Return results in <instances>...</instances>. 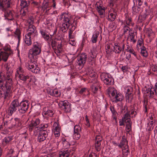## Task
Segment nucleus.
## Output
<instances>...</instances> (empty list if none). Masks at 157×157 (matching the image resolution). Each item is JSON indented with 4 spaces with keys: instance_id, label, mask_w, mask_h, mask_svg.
I'll use <instances>...</instances> for the list:
<instances>
[{
    "instance_id": "1",
    "label": "nucleus",
    "mask_w": 157,
    "mask_h": 157,
    "mask_svg": "<svg viewBox=\"0 0 157 157\" xmlns=\"http://www.w3.org/2000/svg\"><path fill=\"white\" fill-rule=\"evenodd\" d=\"M41 52V46L37 42H34L33 48L29 51L28 57L30 59L31 62L26 65V67L33 73L36 74L40 72V69L35 63L36 61L37 56L39 55Z\"/></svg>"
},
{
    "instance_id": "2",
    "label": "nucleus",
    "mask_w": 157,
    "mask_h": 157,
    "mask_svg": "<svg viewBox=\"0 0 157 157\" xmlns=\"http://www.w3.org/2000/svg\"><path fill=\"white\" fill-rule=\"evenodd\" d=\"M108 93L109 96L112 98L113 102L117 103L121 101L123 99V96L121 94H117L116 90L113 87H110L108 89Z\"/></svg>"
},
{
    "instance_id": "3",
    "label": "nucleus",
    "mask_w": 157,
    "mask_h": 157,
    "mask_svg": "<svg viewBox=\"0 0 157 157\" xmlns=\"http://www.w3.org/2000/svg\"><path fill=\"white\" fill-rule=\"evenodd\" d=\"M101 79L106 85H112L114 84V80L111 75L109 73H102L100 75Z\"/></svg>"
},
{
    "instance_id": "4",
    "label": "nucleus",
    "mask_w": 157,
    "mask_h": 157,
    "mask_svg": "<svg viewBox=\"0 0 157 157\" xmlns=\"http://www.w3.org/2000/svg\"><path fill=\"white\" fill-rule=\"evenodd\" d=\"M50 135V130H40L38 133L37 141L39 142L44 141L46 138Z\"/></svg>"
},
{
    "instance_id": "5",
    "label": "nucleus",
    "mask_w": 157,
    "mask_h": 157,
    "mask_svg": "<svg viewBox=\"0 0 157 157\" xmlns=\"http://www.w3.org/2000/svg\"><path fill=\"white\" fill-rule=\"evenodd\" d=\"M18 111L20 113H24L28 110L29 107V101L25 100L21 102H19Z\"/></svg>"
},
{
    "instance_id": "6",
    "label": "nucleus",
    "mask_w": 157,
    "mask_h": 157,
    "mask_svg": "<svg viewBox=\"0 0 157 157\" xmlns=\"http://www.w3.org/2000/svg\"><path fill=\"white\" fill-rule=\"evenodd\" d=\"M29 25L27 29L28 33L27 34L28 36H31L32 37H34L36 35L35 31L36 28L33 25V21L30 20L28 21Z\"/></svg>"
},
{
    "instance_id": "7",
    "label": "nucleus",
    "mask_w": 157,
    "mask_h": 157,
    "mask_svg": "<svg viewBox=\"0 0 157 157\" xmlns=\"http://www.w3.org/2000/svg\"><path fill=\"white\" fill-rule=\"evenodd\" d=\"M87 59V55L86 53H82L78 57L76 61V65L79 66L80 67L82 68L86 63Z\"/></svg>"
},
{
    "instance_id": "8",
    "label": "nucleus",
    "mask_w": 157,
    "mask_h": 157,
    "mask_svg": "<svg viewBox=\"0 0 157 157\" xmlns=\"http://www.w3.org/2000/svg\"><path fill=\"white\" fill-rule=\"evenodd\" d=\"M10 93L9 90H6L2 84H0V99H7Z\"/></svg>"
},
{
    "instance_id": "9",
    "label": "nucleus",
    "mask_w": 157,
    "mask_h": 157,
    "mask_svg": "<svg viewBox=\"0 0 157 157\" xmlns=\"http://www.w3.org/2000/svg\"><path fill=\"white\" fill-rule=\"evenodd\" d=\"M5 17L8 20H12L14 19L16 16V14L14 10H10L8 8H6V11L4 12Z\"/></svg>"
},
{
    "instance_id": "10",
    "label": "nucleus",
    "mask_w": 157,
    "mask_h": 157,
    "mask_svg": "<svg viewBox=\"0 0 157 157\" xmlns=\"http://www.w3.org/2000/svg\"><path fill=\"white\" fill-rule=\"evenodd\" d=\"M59 106L66 112H69L71 111V105L67 101H60Z\"/></svg>"
},
{
    "instance_id": "11",
    "label": "nucleus",
    "mask_w": 157,
    "mask_h": 157,
    "mask_svg": "<svg viewBox=\"0 0 157 157\" xmlns=\"http://www.w3.org/2000/svg\"><path fill=\"white\" fill-rule=\"evenodd\" d=\"M4 125L6 128L11 129L13 128V119L8 117L4 118Z\"/></svg>"
},
{
    "instance_id": "12",
    "label": "nucleus",
    "mask_w": 157,
    "mask_h": 157,
    "mask_svg": "<svg viewBox=\"0 0 157 157\" xmlns=\"http://www.w3.org/2000/svg\"><path fill=\"white\" fill-rule=\"evenodd\" d=\"M5 0H0V10H1L4 12L6 8H9L10 7V3Z\"/></svg>"
},
{
    "instance_id": "13",
    "label": "nucleus",
    "mask_w": 157,
    "mask_h": 157,
    "mask_svg": "<svg viewBox=\"0 0 157 157\" xmlns=\"http://www.w3.org/2000/svg\"><path fill=\"white\" fill-rule=\"evenodd\" d=\"M59 19L60 20H63L65 23H67L68 24L71 25L70 21V17L68 14L66 13H63L61 14L59 17Z\"/></svg>"
},
{
    "instance_id": "14",
    "label": "nucleus",
    "mask_w": 157,
    "mask_h": 157,
    "mask_svg": "<svg viewBox=\"0 0 157 157\" xmlns=\"http://www.w3.org/2000/svg\"><path fill=\"white\" fill-rule=\"evenodd\" d=\"M30 5L20 3V6L21 9L20 10L21 14L22 15V17L25 16L26 13L28 12V9Z\"/></svg>"
},
{
    "instance_id": "15",
    "label": "nucleus",
    "mask_w": 157,
    "mask_h": 157,
    "mask_svg": "<svg viewBox=\"0 0 157 157\" xmlns=\"http://www.w3.org/2000/svg\"><path fill=\"white\" fill-rule=\"evenodd\" d=\"M73 155V152L70 149H67L59 153V157H71Z\"/></svg>"
},
{
    "instance_id": "16",
    "label": "nucleus",
    "mask_w": 157,
    "mask_h": 157,
    "mask_svg": "<svg viewBox=\"0 0 157 157\" xmlns=\"http://www.w3.org/2000/svg\"><path fill=\"white\" fill-rule=\"evenodd\" d=\"M128 141L127 140L126 137L123 135L122 137V139L120 144L118 145V147L120 148H121L123 147H124L126 148H128Z\"/></svg>"
},
{
    "instance_id": "17",
    "label": "nucleus",
    "mask_w": 157,
    "mask_h": 157,
    "mask_svg": "<svg viewBox=\"0 0 157 157\" xmlns=\"http://www.w3.org/2000/svg\"><path fill=\"white\" fill-rule=\"evenodd\" d=\"M99 15H103L105 12V8L103 6L102 4H100L99 2H97L95 5Z\"/></svg>"
},
{
    "instance_id": "18",
    "label": "nucleus",
    "mask_w": 157,
    "mask_h": 157,
    "mask_svg": "<svg viewBox=\"0 0 157 157\" xmlns=\"http://www.w3.org/2000/svg\"><path fill=\"white\" fill-rule=\"evenodd\" d=\"M10 53L5 52L1 51L0 53V61L3 60L5 62L7 61Z\"/></svg>"
},
{
    "instance_id": "19",
    "label": "nucleus",
    "mask_w": 157,
    "mask_h": 157,
    "mask_svg": "<svg viewBox=\"0 0 157 157\" xmlns=\"http://www.w3.org/2000/svg\"><path fill=\"white\" fill-rule=\"evenodd\" d=\"M48 93L50 95L56 97L59 96L60 94L57 89H49L47 90Z\"/></svg>"
},
{
    "instance_id": "20",
    "label": "nucleus",
    "mask_w": 157,
    "mask_h": 157,
    "mask_svg": "<svg viewBox=\"0 0 157 157\" xmlns=\"http://www.w3.org/2000/svg\"><path fill=\"white\" fill-rule=\"evenodd\" d=\"M54 132L56 136L58 137L60 135V128L58 124L55 122L53 124Z\"/></svg>"
},
{
    "instance_id": "21",
    "label": "nucleus",
    "mask_w": 157,
    "mask_h": 157,
    "mask_svg": "<svg viewBox=\"0 0 157 157\" xmlns=\"http://www.w3.org/2000/svg\"><path fill=\"white\" fill-rule=\"evenodd\" d=\"M121 47V45L120 44L117 43H115L113 46V51L116 54H120L122 51Z\"/></svg>"
},
{
    "instance_id": "22",
    "label": "nucleus",
    "mask_w": 157,
    "mask_h": 157,
    "mask_svg": "<svg viewBox=\"0 0 157 157\" xmlns=\"http://www.w3.org/2000/svg\"><path fill=\"white\" fill-rule=\"evenodd\" d=\"M6 84L4 86L6 90H9V91L11 93V88L12 85V80L10 78H8V79H6Z\"/></svg>"
},
{
    "instance_id": "23",
    "label": "nucleus",
    "mask_w": 157,
    "mask_h": 157,
    "mask_svg": "<svg viewBox=\"0 0 157 157\" xmlns=\"http://www.w3.org/2000/svg\"><path fill=\"white\" fill-rule=\"evenodd\" d=\"M41 33L43 38L49 44V42L51 41L52 38V36L50 35L51 36H50L49 33H47L43 31H41Z\"/></svg>"
},
{
    "instance_id": "24",
    "label": "nucleus",
    "mask_w": 157,
    "mask_h": 157,
    "mask_svg": "<svg viewBox=\"0 0 157 157\" xmlns=\"http://www.w3.org/2000/svg\"><path fill=\"white\" fill-rule=\"evenodd\" d=\"M40 122V120L39 118L36 119L35 121H33L29 125V129L32 130L33 128L39 124Z\"/></svg>"
},
{
    "instance_id": "25",
    "label": "nucleus",
    "mask_w": 157,
    "mask_h": 157,
    "mask_svg": "<svg viewBox=\"0 0 157 157\" xmlns=\"http://www.w3.org/2000/svg\"><path fill=\"white\" fill-rule=\"evenodd\" d=\"M130 113V112H128L123 114V117H122V120H123L125 123L131 122Z\"/></svg>"
},
{
    "instance_id": "26",
    "label": "nucleus",
    "mask_w": 157,
    "mask_h": 157,
    "mask_svg": "<svg viewBox=\"0 0 157 157\" xmlns=\"http://www.w3.org/2000/svg\"><path fill=\"white\" fill-rule=\"evenodd\" d=\"M131 30H129V36L127 40H130V41L131 42H132L133 43H136V41L135 39V37L136 35V33L133 32H130Z\"/></svg>"
},
{
    "instance_id": "27",
    "label": "nucleus",
    "mask_w": 157,
    "mask_h": 157,
    "mask_svg": "<svg viewBox=\"0 0 157 157\" xmlns=\"http://www.w3.org/2000/svg\"><path fill=\"white\" fill-rule=\"evenodd\" d=\"M71 27L69 29L68 33L69 37L71 39H73L75 37V35L73 33V32L76 28L75 26L73 24H71Z\"/></svg>"
},
{
    "instance_id": "28",
    "label": "nucleus",
    "mask_w": 157,
    "mask_h": 157,
    "mask_svg": "<svg viewBox=\"0 0 157 157\" xmlns=\"http://www.w3.org/2000/svg\"><path fill=\"white\" fill-rule=\"evenodd\" d=\"M71 25L67 23H63L60 27V30L63 32L65 33Z\"/></svg>"
},
{
    "instance_id": "29",
    "label": "nucleus",
    "mask_w": 157,
    "mask_h": 157,
    "mask_svg": "<svg viewBox=\"0 0 157 157\" xmlns=\"http://www.w3.org/2000/svg\"><path fill=\"white\" fill-rule=\"evenodd\" d=\"M110 109L112 113V117L113 119L116 120L117 118V117L118 115V114L115 110L114 107L112 106H110Z\"/></svg>"
},
{
    "instance_id": "30",
    "label": "nucleus",
    "mask_w": 157,
    "mask_h": 157,
    "mask_svg": "<svg viewBox=\"0 0 157 157\" xmlns=\"http://www.w3.org/2000/svg\"><path fill=\"white\" fill-rule=\"evenodd\" d=\"M32 37V36H28L27 34H26L25 36V44L28 46H30L32 44V41L31 39Z\"/></svg>"
},
{
    "instance_id": "31",
    "label": "nucleus",
    "mask_w": 157,
    "mask_h": 157,
    "mask_svg": "<svg viewBox=\"0 0 157 157\" xmlns=\"http://www.w3.org/2000/svg\"><path fill=\"white\" fill-rule=\"evenodd\" d=\"M12 140V137L11 136H8L5 137L3 139L2 145L4 147L6 146V147H7V145L8 144L9 142Z\"/></svg>"
},
{
    "instance_id": "32",
    "label": "nucleus",
    "mask_w": 157,
    "mask_h": 157,
    "mask_svg": "<svg viewBox=\"0 0 157 157\" xmlns=\"http://www.w3.org/2000/svg\"><path fill=\"white\" fill-rule=\"evenodd\" d=\"M99 32L96 31L93 34L91 39V40L92 43H96L97 41V38L99 35Z\"/></svg>"
},
{
    "instance_id": "33",
    "label": "nucleus",
    "mask_w": 157,
    "mask_h": 157,
    "mask_svg": "<svg viewBox=\"0 0 157 157\" xmlns=\"http://www.w3.org/2000/svg\"><path fill=\"white\" fill-rule=\"evenodd\" d=\"M10 104H12V106L18 111V108L20 105L19 104V101L18 99L14 100L10 103Z\"/></svg>"
},
{
    "instance_id": "34",
    "label": "nucleus",
    "mask_w": 157,
    "mask_h": 157,
    "mask_svg": "<svg viewBox=\"0 0 157 157\" xmlns=\"http://www.w3.org/2000/svg\"><path fill=\"white\" fill-rule=\"evenodd\" d=\"M14 122L13 123V128L18 127L21 126V124L20 121V119L18 118L13 119Z\"/></svg>"
},
{
    "instance_id": "35",
    "label": "nucleus",
    "mask_w": 157,
    "mask_h": 157,
    "mask_svg": "<svg viewBox=\"0 0 157 157\" xmlns=\"http://www.w3.org/2000/svg\"><path fill=\"white\" fill-rule=\"evenodd\" d=\"M17 110L12 106V104H10L8 109V113L9 115L12 116V115Z\"/></svg>"
},
{
    "instance_id": "36",
    "label": "nucleus",
    "mask_w": 157,
    "mask_h": 157,
    "mask_svg": "<svg viewBox=\"0 0 157 157\" xmlns=\"http://www.w3.org/2000/svg\"><path fill=\"white\" fill-rule=\"evenodd\" d=\"M140 49L141 55L144 57H147V56L148 54L146 48L144 46H143L140 48Z\"/></svg>"
},
{
    "instance_id": "37",
    "label": "nucleus",
    "mask_w": 157,
    "mask_h": 157,
    "mask_svg": "<svg viewBox=\"0 0 157 157\" xmlns=\"http://www.w3.org/2000/svg\"><path fill=\"white\" fill-rule=\"evenodd\" d=\"M86 92H88V94L87 95H89L90 94L88 90L85 88H82L79 91L78 93L81 95H83V96L85 97L86 96V94H85Z\"/></svg>"
},
{
    "instance_id": "38",
    "label": "nucleus",
    "mask_w": 157,
    "mask_h": 157,
    "mask_svg": "<svg viewBox=\"0 0 157 157\" xmlns=\"http://www.w3.org/2000/svg\"><path fill=\"white\" fill-rule=\"evenodd\" d=\"M62 144H63V147L64 149H67L70 146V144L69 142L67 141L66 139L63 138L62 140Z\"/></svg>"
},
{
    "instance_id": "39",
    "label": "nucleus",
    "mask_w": 157,
    "mask_h": 157,
    "mask_svg": "<svg viewBox=\"0 0 157 157\" xmlns=\"http://www.w3.org/2000/svg\"><path fill=\"white\" fill-rule=\"evenodd\" d=\"M130 89L128 88L127 89V92L126 94L127 95L126 96L127 100H128V101H131L133 98L132 95V92L130 91Z\"/></svg>"
},
{
    "instance_id": "40",
    "label": "nucleus",
    "mask_w": 157,
    "mask_h": 157,
    "mask_svg": "<svg viewBox=\"0 0 157 157\" xmlns=\"http://www.w3.org/2000/svg\"><path fill=\"white\" fill-rule=\"evenodd\" d=\"M132 10L133 13H139L141 10V8L139 6H135L134 3V5L132 7Z\"/></svg>"
},
{
    "instance_id": "41",
    "label": "nucleus",
    "mask_w": 157,
    "mask_h": 157,
    "mask_svg": "<svg viewBox=\"0 0 157 157\" xmlns=\"http://www.w3.org/2000/svg\"><path fill=\"white\" fill-rule=\"evenodd\" d=\"M16 36H17L18 40V44L20 43L21 40V32L20 29H16L14 33Z\"/></svg>"
},
{
    "instance_id": "42",
    "label": "nucleus",
    "mask_w": 157,
    "mask_h": 157,
    "mask_svg": "<svg viewBox=\"0 0 157 157\" xmlns=\"http://www.w3.org/2000/svg\"><path fill=\"white\" fill-rule=\"evenodd\" d=\"M17 77H18L20 80L24 82H25L27 79L29 78V77L28 75H25L23 74H20Z\"/></svg>"
},
{
    "instance_id": "43",
    "label": "nucleus",
    "mask_w": 157,
    "mask_h": 157,
    "mask_svg": "<svg viewBox=\"0 0 157 157\" xmlns=\"http://www.w3.org/2000/svg\"><path fill=\"white\" fill-rule=\"evenodd\" d=\"M116 14L110 13L108 17V20L110 21H113L116 18Z\"/></svg>"
},
{
    "instance_id": "44",
    "label": "nucleus",
    "mask_w": 157,
    "mask_h": 157,
    "mask_svg": "<svg viewBox=\"0 0 157 157\" xmlns=\"http://www.w3.org/2000/svg\"><path fill=\"white\" fill-rule=\"evenodd\" d=\"M121 113L122 115L126 113L127 112H130V111L128 110V107L126 105L122 106L121 108Z\"/></svg>"
},
{
    "instance_id": "45",
    "label": "nucleus",
    "mask_w": 157,
    "mask_h": 157,
    "mask_svg": "<svg viewBox=\"0 0 157 157\" xmlns=\"http://www.w3.org/2000/svg\"><path fill=\"white\" fill-rule=\"evenodd\" d=\"M95 149L97 151H100L101 149V142L95 141Z\"/></svg>"
},
{
    "instance_id": "46",
    "label": "nucleus",
    "mask_w": 157,
    "mask_h": 157,
    "mask_svg": "<svg viewBox=\"0 0 157 157\" xmlns=\"http://www.w3.org/2000/svg\"><path fill=\"white\" fill-rule=\"evenodd\" d=\"M126 19L125 20V22L126 24L128 25H133V24L132 22V21L131 17H127L126 16Z\"/></svg>"
},
{
    "instance_id": "47",
    "label": "nucleus",
    "mask_w": 157,
    "mask_h": 157,
    "mask_svg": "<svg viewBox=\"0 0 157 157\" xmlns=\"http://www.w3.org/2000/svg\"><path fill=\"white\" fill-rule=\"evenodd\" d=\"M147 91H148L147 92V93L148 94L149 93V98H153L155 96V94L154 91H152L151 89L149 88H148Z\"/></svg>"
},
{
    "instance_id": "48",
    "label": "nucleus",
    "mask_w": 157,
    "mask_h": 157,
    "mask_svg": "<svg viewBox=\"0 0 157 157\" xmlns=\"http://www.w3.org/2000/svg\"><path fill=\"white\" fill-rule=\"evenodd\" d=\"M24 73V71L22 68L21 67H19L17 69L16 75V76H18L20 74H23Z\"/></svg>"
},
{
    "instance_id": "49",
    "label": "nucleus",
    "mask_w": 157,
    "mask_h": 157,
    "mask_svg": "<svg viewBox=\"0 0 157 157\" xmlns=\"http://www.w3.org/2000/svg\"><path fill=\"white\" fill-rule=\"evenodd\" d=\"M129 154V151L128 149H127V148H125V149H122L123 157H127Z\"/></svg>"
},
{
    "instance_id": "50",
    "label": "nucleus",
    "mask_w": 157,
    "mask_h": 157,
    "mask_svg": "<svg viewBox=\"0 0 157 157\" xmlns=\"http://www.w3.org/2000/svg\"><path fill=\"white\" fill-rule=\"evenodd\" d=\"M112 44H107L105 46L106 52L107 54H109L112 52L111 49V46Z\"/></svg>"
},
{
    "instance_id": "51",
    "label": "nucleus",
    "mask_w": 157,
    "mask_h": 157,
    "mask_svg": "<svg viewBox=\"0 0 157 157\" xmlns=\"http://www.w3.org/2000/svg\"><path fill=\"white\" fill-rule=\"evenodd\" d=\"M81 137L80 132H74L73 138L75 140H78Z\"/></svg>"
},
{
    "instance_id": "52",
    "label": "nucleus",
    "mask_w": 157,
    "mask_h": 157,
    "mask_svg": "<svg viewBox=\"0 0 157 157\" xmlns=\"http://www.w3.org/2000/svg\"><path fill=\"white\" fill-rule=\"evenodd\" d=\"M127 124L126 125V132H129L131 130V125H132V122H128L126 123Z\"/></svg>"
},
{
    "instance_id": "53",
    "label": "nucleus",
    "mask_w": 157,
    "mask_h": 157,
    "mask_svg": "<svg viewBox=\"0 0 157 157\" xmlns=\"http://www.w3.org/2000/svg\"><path fill=\"white\" fill-rule=\"evenodd\" d=\"M81 128L79 125H76L74 127V132H80Z\"/></svg>"
},
{
    "instance_id": "54",
    "label": "nucleus",
    "mask_w": 157,
    "mask_h": 157,
    "mask_svg": "<svg viewBox=\"0 0 157 157\" xmlns=\"http://www.w3.org/2000/svg\"><path fill=\"white\" fill-rule=\"evenodd\" d=\"M45 112L46 113H44V115H48L50 117H52L54 114L53 111L51 110H48L47 112Z\"/></svg>"
},
{
    "instance_id": "55",
    "label": "nucleus",
    "mask_w": 157,
    "mask_h": 157,
    "mask_svg": "<svg viewBox=\"0 0 157 157\" xmlns=\"http://www.w3.org/2000/svg\"><path fill=\"white\" fill-rule=\"evenodd\" d=\"M144 43L143 40L141 38L138 40L137 42V46L138 47L144 46Z\"/></svg>"
},
{
    "instance_id": "56",
    "label": "nucleus",
    "mask_w": 157,
    "mask_h": 157,
    "mask_svg": "<svg viewBox=\"0 0 157 157\" xmlns=\"http://www.w3.org/2000/svg\"><path fill=\"white\" fill-rule=\"evenodd\" d=\"M6 80V77L3 75H2L0 74V84H2L3 85V82Z\"/></svg>"
},
{
    "instance_id": "57",
    "label": "nucleus",
    "mask_w": 157,
    "mask_h": 157,
    "mask_svg": "<svg viewBox=\"0 0 157 157\" xmlns=\"http://www.w3.org/2000/svg\"><path fill=\"white\" fill-rule=\"evenodd\" d=\"M91 88L92 92L94 94L96 93L98 90V87L93 85L92 86Z\"/></svg>"
},
{
    "instance_id": "58",
    "label": "nucleus",
    "mask_w": 157,
    "mask_h": 157,
    "mask_svg": "<svg viewBox=\"0 0 157 157\" xmlns=\"http://www.w3.org/2000/svg\"><path fill=\"white\" fill-rule=\"evenodd\" d=\"M14 152V150L12 149H10L7 154V156L8 157H11L12 154Z\"/></svg>"
},
{
    "instance_id": "59",
    "label": "nucleus",
    "mask_w": 157,
    "mask_h": 157,
    "mask_svg": "<svg viewBox=\"0 0 157 157\" xmlns=\"http://www.w3.org/2000/svg\"><path fill=\"white\" fill-rule=\"evenodd\" d=\"M48 126V124H41L40 130H47L46 129Z\"/></svg>"
},
{
    "instance_id": "60",
    "label": "nucleus",
    "mask_w": 157,
    "mask_h": 157,
    "mask_svg": "<svg viewBox=\"0 0 157 157\" xmlns=\"http://www.w3.org/2000/svg\"><path fill=\"white\" fill-rule=\"evenodd\" d=\"M102 137L100 135L97 136L95 138V141H98L99 142H101L102 140Z\"/></svg>"
},
{
    "instance_id": "61",
    "label": "nucleus",
    "mask_w": 157,
    "mask_h": 157,
    "mask_svg": "<svg viewBox=\"0 0 157 157\" xmlns=\"http://www.w3.org/2000/svg\"><path fill=\"white\" fill-rule=\"evenodd\" d=\"M39 3L36 1H33L31 3V5L33 7H38L39 6Z\"/></svg>"
},
{
    "instance_id": "62",
    "label": "nucleus",
    "mask_w": 157,
    "mask_h": 157,
    "mask_svg": "<svg viewBox=\"0 0 157 157\" xmlns=\"http://www.w3.org/2000/svg\"><path fill=\"white\" fill-rule=\"evenodd\" d=\"M51 45L52 46V48L53 49H54L55 48L56 45V42L54 40L52 39V40H51Z\"/></svg>"
},
{
    "instance_id": "63",
    "label": "nucleus",
    "mask_w": 157,
    "mask_h": 157,
    "mask_svg": "<svg viewBox=\"0 0 157 157\" xmlns=\"http://www.w3.org/2000/svg\"><path fill=\"white\" fill-rule=\"evenodd\" d=\"M147 126L146 129L148 131H151L153 128L154 126H152L151 125H150L149 124L147 123Z\"/></svg>"
},
{
    "instance_id": "64",
    "label": "nucleus",
    "mask_w": 157,
    "mask_h": 157,
    "mask_svg": "<svg viewBox=\"0 0 157 157\" xmlns=\"http://www.w3.org/2000/svg\"><path fill=\"white\" fill-rule=\"evenodd\" d=\"M21 3L30 5V2L29 0H20Z\"/></svg>"
}]
</instances>
